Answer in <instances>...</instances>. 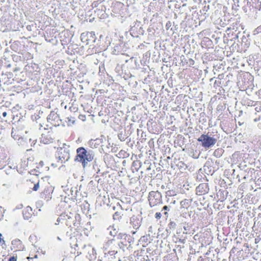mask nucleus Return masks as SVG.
Here are the masks:
<instances>
[{
	"label": "nucleus",
	"mask_w": 261,
	"mask_h": 261,
	"mask_svg": "<svg viewBox=\"0 0 261 261\" xmlns=\"http://www.w3.org/2000/svg\"><path fill=\"white\" fill-rule=\"evenodd\" d=\"M35 158L33 154L27 153L21 159L20 162L17 165V168L18 172L23 173L29 167H32L34 164Z\"/></svg>",
	"instance_id": "nucleus-2"
},
{
	"label": "nucleus",
	"mask_w": 261,
	"mask_h": 261,
	"mask_svg": "<svg viewBox=\"0 0 261 261\" xmlns=\"http://www.w3.org/2000/svg\"><path fill=\"white\" fill-rule=\"evenodd\" d=\"M42 199L45 201H48L51 199V190H44L40 194Z\"/></svg>",
	"instance_id": "nucleus-9"
},
{
	"label": "nucleus",
	"mask_w": 261,
	"mask_h": 261,
	"mask_svg": "<svg viewBox=\"0 0 261 261\" xmlns=\"http://www.w3.org/2000/svg\"><path fill=\"white\" fill-rule=\"evenodd\" d=\"M3 218V212L2 210V207H0V220H1Z\"/></svg>",
	"instance_id": "nucleus-20"
},
{
	"label": "nucleus",
	"mask_w": 261,
	"mask_h": 261,
	"mask_svg": "<svg viewBox=\"0 0 261 261\" xmlns=\"http://www.w3.org/2000/svg\"><path fill=\"white\" fill-rule=\"evenodd\" d=\"M219 151H221V149H217L215 150V151L214 152V155L215 156H217V155H216V154H218Z\"/></svg>",
	"instance_id": "nucleus-21"
},
{
	"label": "nucleus",
	"mask_w": 261,
	"mask_h": 261,
	"mask_svg": "<svg viewBox=\"0 0 261 261\" xmlns=\"http://www.w3.org/2000/svg\"><path fill=\"white\" fill-rule=\"evenodd\" d=\"M180 206L181 208L188 209L190 205V202L188 199H184L180 202Z\"/></svg>",
	"instance_id": "nucleus-12"
},
{
	"label": "nucleus",
	"mask_w": 261,
	"mask_h": 261,
	"mask_svg": "<svg viewBox=\"0 0 261 261\" xmlns=\"http://www.w3.org/2000/svg\"><path fill=\"white\" fill-rule=\"evenodd\" d=\"M5 259H7V261H17V256H11L9 257L5 258Z\"/></svg>",
	"instance_id": "nucleus-15"
},
{
	"label": "nucleus",
	"mask_w": 261,
	"mask_h": 261,
	"mask_svg": "<svg viewBox=\"0 0 261 261\" xmlns=\"http://www.w3.org/2000/svg\"><path fill=\"white\" fill-rule=\"evenodd\" d=\"M122 215L121 212H116L113 215V219L114 220L120 221L122 219Z\"/></svg>",
	"instance_id": "nucleus-13"
},
{
	"label": "nucleus",
	"mask_w": 261,
	"mask_h": 261,
	"mask_svg": "<svg viewBox=\"0 0 261 261\" xmlns=\"http://www.w3.org/2000/svg\"><path fill=\"white\" fill-rule=\"evenodd\" d=\"M58 115L54 112L50 113V114L47 117V120L48 121H53V120L58 118Z\"/></svg>",
	"instance_id": "nucleus-14"
},
{
	"label": "nucleus",
	"mask_w": 261,
	"mask_h": 261,
	"mask_svg": "<svg viewBox=\"0 0 261 261\" xmlns=\"http://www.w3.org/2000/svg\"><path fill=\"white\" fill-rule=\"evenodd\" d=\"M206 187L203 184H200L196 188V193L199 195H202L206 193Z\"/></svg>",
	"instance_id": "nucleus-11"
},
{
	"label": "nucleus",
	"mask_w": 261,
	"mask_h": 261,
	"mask_svg": "<svg viewBox=\"0 0 261 261\" xmlns=\"http://www.w3.org/2000/svg\"><path fill=\"white\" fill-rule=\"evenodd\" d=\"M148 200L150 207L156 206L163 203L162 196L158 191H152L149 193Z\"/></svg>",
	"instance_id": "nucleus-3"
},
{
	"label": "nucleus",
	"mask_w": 261,
	"mask_h": 261,
	"mask_svg": "<svg viewBox=\"0 0 261 261\" xmlns=\"http://www.w3.org/2000/svg\"><path fill=\"white\" fill-rule=\"evenodd\" d=\"M57 152L59 160L62 162L68 161L70 158L69 151L64 147L58 148Z\"/></svg>",
	"instance_id": "nucleus-6"
},
{
	"label": "nucleus",
	"mask_w": 261,
	"mask_h": 261,
	"mask_svg": "<svg viewBox=\"0 0 261 261\" xmlns=\"http://www.w3.org/2000/svg\"><path fill=\"white\" fill-rule=\"evenodd\" d=\"M161 217H162V215L160 212H157L155 213V217L156 219L159 220V219H161Z\"/></svg>",
	"instance_id": "nucleus-18"
},
{
	"label": "nucleus",
	"mask_w": 261,
	"mask_h": 261,
	"mask_svg": "<svg viewBox=\"0 0 261 261\" xmlns=\"http://www.w3.org/2000/svg\"><path fill=\"white\" fill-rule=\"evenodd\" d=\"M93 159L94 154L91 152L87 151L84 147H81L76 149L75 161L81 163L83 167H85Z\"/></svg>",
	"instance_id": "nucleus-1"
},
{
	"label": "nucleus",
	"mask_w": 261,
	"mask_h": 261,
	"mask_svg": "<svg viewBox=\"0 0 261 261\" xmlns=\"http://www.w3.org/2000/svg\"><path fill=\"white\" fill-rule=\"evenodd\" d=\"M2 115H3V116L4 117H6V116H7V113L6 112H3V114H2Z\"/></svg>",
	"instance_id": "nucleus-25"
},
{
	"label": "nucleus",
	"mask_w": 261,
	"mask_h": 261,
	"mask_svg": "<svg viewBox=\"0 0 261 261\" xmlns=\"http://www.w3.org/2000/svg\"><path fill=\"white\" fill-rule=\"evenodd\" d=\"M35 171V170H34V171H33V170H32V171H31V172H32V173H33V172H34Z\"/></svg>",
	"instance_id": "nucleus-29"
},
{
	"label": "nucleus",
	"mask_w": 261,
	"mask_h": 261,
	"mask_svg": "<svg viewBox=\"0 0 261 261\" xmlns=\"http://www.w3.org/2000/svg\"><path fill=\"white\" fill-rule=\"evenodd\" d=\"M9 160L7 151L4 148L0 147V169H3L8 164Z\"/></svg>",
	"instance_id": "nucleus-5"
},
{
	"label": "nucleus",
	"mask_w": 261,
	"mask_h": 261,
	"mask_svg": "<svg viewBox=\"0 0 261 261\" xmlns=\"http://www.w3.org/2000/svg\"><path fill=\"white\" fill-rule=\"evenodd\" d=\"M199 142H202V145L205 148H209L214 145L216 142V139L207 135H202L198 139Z\"/></svg>",
	"instance_id": "nucleus-4"
},
{
	"label": "nucleus",
	"mask_w": 261,
	"mask_h": 261,
	"mask_svg": "<svg viewBox=\"0 0 261 261\" xmlns=\"http://www.w3.org/2000/svg\"><path fill=\"white\" fill-rule=\"evenodd\" d=\"M169 210V207L167 205H165L163 207V210H164V211H167Z\"/></svg>",
	"instance_id": "nucleus-23"
},
{
	"label": "nucleus",
	"mask_w": 261,
	"mask_h": 261,
	"mask_svg": "<svg viewBox=\"0 0 261 261\" xmlns=\"http://www.w3.org/2000/svg\"><path fill=\"white\" fill-rule=\"evenodd\" d=\"M164 214L165 215H168V213L167 212H164Z\"/></svg>",
	"instance_id": "nucleus-27"
},
{
	"label": "nucleus",
	"mask_w": 261,
	"mask_h": 261,
	"mask_svg": "<svg viewBox=\"0 0 261 261\" xmlns=\"http://www.w3.org/2000/svg\"><path fill=\"white\" fill-rule=\"evenodd\" d=\"M10 248L13 252L21 251L24 249V246L21 241L16 239L11 242Z\"/></svg>",
	"instance_id": "nucleus-7"
},
{
	"label": "nucleus",
	"mask_w": 261,
	"mask_h": 261,
	"mask_svg": "<svg viewBox=\"0 0 261 261\" xmlns=\"http://www.w3.org/2000/svg\"><path fill=\"white\" fill-rule=\"evenodd\" d=\"M39 188V182H37L36 184L34 185V187L33 188V190L34 191H37Z\"/></svg>",
	"instance_id": "nucleus-16"
},
{
	"label": "nucleus",
	"mask_w": 261,
	"mask_h": 261,
	"mask_svg": "<svg viewBox=\"0 0 261 261\" xmlns=\"http://www.w3.org/2000/svg\"><path fill=\"white\" fill-rule=\"evenodd\" d=\"M257 242H258V241H257V239H255V243H257Z\"/></svg>",
	"instance_id": "nucleus-28"
},
{
	"label": "nucleus",
	"mask_w": 261,
	"mask_h": 261,
	"mask_svg": "<svg viewBox=\"0 0 261 261\" xmlns=\"http://www.w3.org/2000/svg\"><path fill=\"white\" fill-rule=\"evenodd\" d=\"M34 258H37V255H35L34 257H28L27 258L29 260H30V259H33Z\"/></svg>",
	"instance_id": "nucleus-24"
},
{
	"label": "nucleus",
	"mask_w": 261,
	"mask_h": 261,
	"mask_svg": "<svg viewBox=\"0 0 261 261\" xmlns=\"http://www.w3.org/2000/svg\"><path fill=\"white\" fill-rule=\"evenodd\" d=\"M59 217H62V221L63 222L64 220H66V218L68 217V216L66 214L63 213L61 215H60Z\"/></svg>",
	"instance_id": "nucleus-17"
},
{
	"label": "nucleus",
	"mask_w": 261,
	"mask_h": 261,
	"mask_svg": "<svg viewBox=\"0 0 261 261\" xmlns=\"http://www.w3.org/2000/svg\"><path fill=\"white\" fill-rule=\"evenodd\" d=\"M22 214L23 218L25 219H29L30 218H31L33 215V212L32 207L29 206H27L23 210Z\"/></svg>",
	"instance_id": "nucleus-10"
},
{
	"label": "nucleus",
	"mask_w": 261,
	"mask_h": 261,
	"mask_svg": "<svg viewBox=\"0 0 261 261\" xmlns=\"http://www.w3.org/2000/svg\"><path fill=\"white\" fill-rule=\"evenodd\" d=\"M81 253V252L79 253V252H77V255L75 256V257L74 258V259H76L77 256H79Z\"/></svg>",
	"instance_id": "nucleus-26"
},
{
	"label": "nucleus",
	"mask_w": 261,
	"mask_h": 261,
	"mask_svg": "<svg viewBox=\"0 0 261 261\" xmlns=\"http://www.w3.org/2000/svg\"><path fill=\"white\" fill-rule=\"evenodd\" d=\"M54 141V138L51 136V134L49 132L46 133L42 134L41 137V142L44 144H49Z\"/></svg>",
	"instance_id": "nucleus-8"
},
{
	"label": "nucleus",
	"mask_w": 261,
	"mask_h": 261,
	"mask_svg": "<svg viewBox=\"0 0 261 261\" xmlns=\"http://www.w3.org/2000/svg\"><path fill=\"white\" fill-rule=\"evenodd\" d=\"M60 223H63L62 221V217H59L58 218L57 220V223H56V224H59Z\"/></svg>",
	"instance_id": "nucleus-19"
},
{
	"label": "nucleus",
	"mask_w": 261,
	"mask_h": 261,
	"mask_svg": "<svg viewBox=\"0 0 261 261\" xmlns=\"http://www.w3.org/2000/svg\"><path fill=\"white\" fill-rule=\"evenodd\" d=\"M4 242V240L2 238V234L0 233V245Z\"/></svg>",
	"instance_id": "nucleus-22"
}]
</instances>
